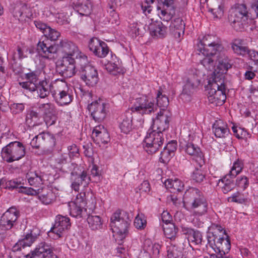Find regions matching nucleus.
<instances>
[{
    "instance_id": "nucleus-61",
    "label": "nucleus",
    "mask_w": 258,
    "mask_h": 258,
    "mask_svg": "<svg viewBox=\"0 0 258 258\" xmlns=\"http://www.w3.org/2000/svg\"><path fill=\"white\" fill-rule=\"evenodd\" d=\"M68 150L69 152V156L70 158L77 156L79 155V149L77 146L73 144L68 147Z\"/></svg>"
},
{
    "instance_id": "nucleus-57",
    "label": "nucleus",
    "mask_w": 258,
    "mask_h": 258,
    "mask_svg": "<svg viewBox=\"0 0 258 258\" xmlns=\"http://www.w3.org/2000/svg\"><path fill=\"white\" fill-rule=\"evenodd\" d=\"M188 239L197 244L201 243L202 241V235L199 231L193 230Z\"/></svg>"
},
{
    "instance_id": "nucleus-58",
    "label": "nucleus",
    "mask_w": 258,
    "mask_h": 258,
    "mask_svg": "<svg viewBox=\"0 0 258 258\" xmlns=\"http://www.w3.org/2000/svg\"><path fill=\"white\" fill-rule=\"evenodd\" d=\"M34 24L36 27L43 33L44 35L46 32H47V30L49 29L50 27L46 24L40 20L35 21Z\"/></svg>"
},
{
    "instance_id": "nucleus-20",
    "label": "nucleus",
    "mask_w": 258,
    "mask_h": 258,
    "mask_svg": "<svg viewBox=\"0 0 258 258\" xmlns=\"http://www.w3.org/2000/svg\"><path fill=\"white\" fill-rule=\"evenodd\" d=\"M41 73L40 71H30L25 74V82H20L19 84L23 88L31 92H34L37 89L36 85L39 83V77Z\"/></svg>"
},
{
    "instance_id": "nucleus-6",
    "label": "nucleus",
    "mask_w": 258,
    "mask_h": 258,
    "mask_svg": "<svg viewBox=\"0 0 258 258\" xmlns=\"http://www.w3.org/2000/svg\"><path fill=\"white\" fill-rule=\"evenodd\" d=\"M228 20L232 27L236 31H242L248 20L246 7L244 4H237L231 8L229 12Z\"/></svg>"
},
{
    "instance_id": "nucleus-36",
    "label": "nucleus",
    "mask_w": 258,
    "mask_h": 258,
    "mask_svg": "<svg viewBox=\"0 0 258 258\" xmlns=\"http://www.w3.org/2000/svg\"><path fill=\"white\" fill-rule=\"evenodd\" d=\"M91 136L97 144L107 143L110 140V135L107 130H93Z\"/></svg>"
},
{
    "instance_id": "nucleus-56",
    "label": "nucleus",
    "mask_w": 258,
    "mask_h": 258,
    "mask_svg": "<svg viewBox=\"0 0 258 258\" xmlns=\"http://www.w3.org/2000/svg\"><path fill=\"white\" fill-rule=\"evenodd\" d=\"M233 135L238 139H246L250 137L248 130H232Z\"/></svg>"
},
{
    "instance_id": "nucleus-27",
    "label": "nucleus",
    "mask_w": 258,
    "mask_h": 258,
    "mask_svg": "<svg viewBox=\"0 0 258 258\" xmlns=\"http://www.w3.org/2000/svg\"><path fill=\"white\" fill-rule=\"evenodd\" d=\"M184 30L185 24L180 18L175 19L170 25V32L176 39L181 38L184 33Z\"/></svg>"
},
{
    "instance_id": "nucleus-52",
    "label": "nucleus",
    "mask_w": 258,
    "mask_h": 258,
    "mask_svg": "<svg viewBox=\"0 0 258 258\" xmlns=\"http://www.w3.org/2000/svg\"><path fill=\"white\" fill-rule=\"evenodd\" d=\"M26 4L22 3H18L16 4L12 11L13 16L19 19L22 17V10L26 9Z\"/></svg>"
},
{
    "instance_id": "nucleus-22",
    "label": "nucleus",
    "mask_w": 258,
    "mask_h": 258,
    "mask_svg": "<svg viewBox=\"0 0 258 258\" xmlns=\"http://www.w3.org/2000/svg\"><path fill=\"white\" fill-rule=\"evenodd\" d=\"M184 151L192 157V159L200 167L205 164L204 155L200 148L192 143H187L183 147Z\"/></svg>"
},
{
    "instance_id": "nucleus-39",
    "label": "nucleus",
    "mask_w": 258,
    "mask_h": 258,
    "mask_svg": "<svg viewBox=\"0 0 258 258\" xmlns=\"http://www.w3.org/2000/svg\"><path fill=\"white\" fill-rule=\"evenodd\" d=\"M160 245L158 243L153 244L150 239H146L144 242L143 249L150 255L156 257L158 255L160 249Z\"/></svg>"
},
{
    "instance_id": "nucleus-51",
    "label": "nucleus",
    "mask_w": 258,
    "mask_h": 258,
    "mask_svg": "<svg viewBox=\"0 0 258 258\" xmlns=\"http://www.w3.org/2000/svg\"><path fill=\"white\" fill-rule=\"evenodd\" d=\"M44 36L51 41H56L60 36V33L54 29L49 27Z\"/></svg>"
},
{
    "instance_id": "nucleus-33",
    "label": "nucleus",
    "mask_w": 258,
    "mask_h": 258,
    "mask_svg": "<svg viewBox=\"0 0 258 258\" xmlns=\"http://www.w3.org/2000/svg\"><path fill=\"white\" fill-rule=\"evenodd\" d=\"M83 200L80 201L78 199L75 201H71L68 204L70 215L74 217H81L83 212Z\"/></svg>"
},
{
    "instance_id": "nucleus-23",
    "label": "nucleus",
    "mask_w": 258,
    "mask_h": 258,
    "mask_svg": "<svg viewBox=\"0 0 258 258\" xmlns=\"http://www.w3.org/2000/svg\"><path fill=\"white\" fill-rule=\"evenodd\" d=\"M197 58L200 61V63L207 70L210 71L215 69L216 63L217 54H210V52L206 53L202 52H196Z\"/></svg>"
},
{
    "instance_id": "nucleus-48",
    "label": "nucleus",
    "mask_w": 258,
    "mask_h": 258,
    "mask_svg": "<svg viewBox=\"0 0 258 258\" xmlns=\"http://www.w3.org/2000/svg\"><path fill=\"white\" fill-rule=\"evenodd\" d=\"M39 199L44 204L48 205L52 203L54 200V195L51 190H49L46 194L40 196Z\"/></svg>"
},
{
    "instance_id": "nucleus-21",
    "label": "nucleus",
    "mask_w": 258,
    "mask_h": 258,
    "mask_svg": "<svg viewBox=\"0 0 258 258\" xmlns=\"http://www.w3.org/2000/svg\"><path fill=\"white\" fill-rule=\"evenodd\" d=\"M71 185L72 189L75 191H79L81 185L87 186L90 181V177L87 171L83 170L80 174H71Z\"/></svg>"
},
{
    "instance_id": "nucleus-16",
    "label": "nucleus",
    "mask_w": 258,
    "mask_h": 258,
    "mask_svg": "<svg viewBox=\"0 0 258 258\" xmlns=\"http://www.w3.org/2000/svg\"><path fill=\"white\" fill-rule=\"evenodd\" d=\"M25 256L26 258H58L53 253L50 246L45 242L40 243L38 247Z\"/></svg>"
},
{
    "instance_id": "nucleus-11",
    "label": "nucleus",
    "mask_w": 258,
    "mask_h": 258,
    "mask_svg": "<svg viewBox=\"0 0 258 258\" xmlns=\"http://www.w3.org/2000/svg\"><path fill=\"white\" fill-rule=\"evenodd\" d=\"M80 55H76V60L74 57L69 56H63L61 62L57 66V71L59 74L64 78H71L76 73V70L79 71L77 67V61L82 59L84 53H79Z\"/></svg>"
},
{
    "instance_id": "nucleus-49",
    "label": "nucleus",
    "mask_w": 258,
    "mask_h": 258,
    "mask_svg": "<svg viewBox=\"0 0 258 258\" xmlns=\"http://www.w3.org/2000/svg\"><path fill=\"white\" fill-rule=\"evenodd\" d=\"M235 185L239 188L244 190L249 185V179L245 175L239 176L236 178Z\"/></svg>"
},
{
    "instance_id": "nucleus-34",
    "label": "nucleus",
    "mask_w": 258,
    "mask_h": 258,
    "mask_svg": "<svg viewBox=\"0 0 258 258\" xmlns=\"http://www.w3.org/2000/svg\"><path fill=\"white\" fill-rule=\"evenodd\" d=\"M40 114L33 109H30L27 111L26 116V123L29 127H33L40 124Z\"/></svg>"
},
{
    "instance_id": "nucleus-29",
    "label": "nucleus",
    "mask_w": 258,
    "mask_h": 258,
    "mask_svg": "<svg viewBox=\"0 0 258 258\" xmlns=\"http://www.w3.org/2000/svg\"><path fill=\"white\" fill-rule=\"evenodd\" d=\"M168 258H189L188 252L182 246L171 245L167 247Z\"/></svg>"
},
{
    "instance_id": "nucleus-31",
    "label": "nucleus",
    "mask_w": 258,
    "mask_h": 258,
    "mask_svg": "<svg viewBox=\"0 0 258 258\" xmlns=\"http://www.w3.org/2000/svg\"><path fill=\"white\" fill-rule=\"evenodd\" d=\"M74 5L80 15L88 16L91 14L92 5L89 0H77Z\"/></svg>"
},
{
    "instance_id": "nucleus-41",
    "label": "nucleus",
    "mask_w": 258,
    "mask_h": 258,
    "mask_svg": "<svg viewBox=\"0 0 258 258\" xmlns=\"http://www.w3.org/2000/svg\"><path fill=\"white\" fill-rule=\"evenodd\" d=\"M89 227L93 230H98L102 228V222L99 216L89 215L87 218Z\"/></svg>"
},
{
    "instance_id": "nucleus-32",
    "label": "nucleus",
    "mask_w": 258,
    "mask_h": 258,
    "mask_svg": "<svg viewBox=\"0 0 258 258\" xmlns=\"http://www.w3.org/2000/svg\"><path fill=\"white\" fill-rule=\"evenodd\" d=\"M26 177L29 184L35 188L43 184L42 173L39 171H29L26 174Z\"/></svg>"
},
{
    "instance_id": "nucleus-45",
    "label": "nucleus",
    "mask_w": 258,
    "mask_h": 258,
    "mask_svg": "<svg viewBox=\"0 0 258 258\" xmlns=\"http://www.w3.org/2000/svg\"><path fill=\"white\" fill-rule=\"evenodd\" d=\"M115 8L113 6H110L108 10L109 13L108 18L109 22L112 24L117 26L120 23L118 15L115 12Z\"/></svg>"
},
{
    "instance_id": "nucleus-46",
    "label": "nucleus",
    "mask_w": 258,
    "mask_h": 258,
    "mask_svg": "<svg viewBox=\"0 0 258 258\" xmlns=\"http://www.w3.org/2000/svg\"><path fill=\"white\" fill-rule=\"evenodd\" d=\"M142 26V25L141 23H138L136 22L130 23L128 26V33L133 37L140 35V27Z\"/></svg>"
},
{
    "instance_id": "nucleus-4",
    "label": "nucleus",
    "mask_w": 258,
    "mask_h": 258,
    "mask_svg": "<svg viewBox=\"0 0 258 258\" xmlns=\"http://www.w3.org/2000/svg\"><path fill=\"white\" fill-rule=\"evenodd\" d=\"M226 91L223 75L215 76L212 82L209 84V101L217 106L222 105L226 99Z\"/></svg>"
},
{
    "instance_id": "nucleus-28",
    "label": "nucleus",
    "mask_w": 258,
    "mask_h": 258,
    "mask_svg": "<svg viewBox=\"0 0 258 258\" xmlns=\"http://www.w3.org/2000/svg\"><path fill=\"white\" fill-rule=\"evenodd\" d=\"M105 62V69L113 75H116L117 74L122 72L120 62L115 55L111 54L109 60H106Z\"/></svg>"
},
{
    "instance_id": "nucleus-14",
    "label": "nucleus",
    "mask_w": 258,
    "mask_h": 258,
    "mask_svg": "<svg viewBox=\"0 0 258 258\" xmlns=\"http://www.w3.org/2000/svg\"><path fill=\"white\" fill-rule=\"evenodd\" d=\"M70 226L71 223L68 217L62 215H57L55 217L53 226L48 232V235L52 239H58L63 236Z\"/></svg>"
},
{
    "instance_id": "nucleus-43",
    "label": "nucleus",
    "mask_w": 258,
    "mask_h": 258,
    "mask_svg": "<svg viewBox=\"0 0 258 258\" xmlns=\"http://www.w3.org/2000/svg\"><path fill=\"white\" fill-rule=\"evenodd\" d=\"M165 236L169 239L174 238L177 233V229L172 223L164 224L162 226Z\"/></svg>"
},
{
    "instance_id": "nucleus-19",
    "label": "nucleus",
    "mask_w": 258,
    "mask_h": 258,
    "mask_svg": "<svg viewBox=\"0 0 258 258\" xmlns=\"http://www.w3.org/2000/svg\"><path fill=\"white\" fill-rule=\"evenodd\" d=\"M175 0H158L160 5H162V8L158 7V15L163 21L168 22L171 19L175 14L174 3Z\"/></svg>"
},
{
    "instance_id": "nucleus-47",
    "label": "nucleus",
    "mask_w": 258,
    "mask_h": 258,
    "mask_svg": "<svg viewBox=\"0 0 258 258\" xmlns=\"http://www.w3.org/2000/svg\"><path fill=\"white\" fill-rule=\"evenodd\" d=\"M232 48L235 53L242 56L246 55L249 52L248 47L241 45L240 42L238 44L233 43Z\"/></svg>"
},
{
    "instance_id": "nucleus-59",
    "label": "nucleus",
    "mask_w": 258,
    "mask_h": 258,
    "mask_svg": "<svg viewBox=\"0 0 258 258\" xmlns=\"http://www.w3.org/2000/svg\"><path fill=\"white\" fill-rule=\"evenodd\" d=\"M210 11L213 14L215 18H220L223 14V7L219 5L217 8L211 9Z\"/></svg>"
},
{
    "instance_id": "nucleus-12",
    "label": "nucleus",
    "mask_w": 258,
    "mask_h": 258,
    "mask_svg": "<svg viewBox=\"0 0 258 258\" xmlns=\"http://www.w3.org/2000/svg\"><path fill=\"white\" fill-rule=\"evenodd\" d=\"M19 217V212L15 207L9 208L4 213L0 219V235L5 237L7 231L17 224Z\"/></svg>"
},
{
    "instance_id": "nucleus-54",
    "label": "nucleus",
    "mask_w": 258,
    "mask_h": 258,
    "mask_svg": "<svg viewBox=\"0 0 258 258\" xmlns=\"http://www.w3.org/2000/svg\"><path fill=\"white\" fill-rule=\"evenodd\" d=\"M11 112L13 114H18L23 112L25 108L23 103H13L10 107Z\"/></svg>"
},
{
    "instance_id": "nucleus-2",
    "label": "nucleus",
    "mask_w": 258,
    "mask_h": 258,
    "mask_svg": "<svg viewBox=\"0 0 258 258\" xmlns=\"http://www.w3.org/2000/svg\"><path fill=\"white\" fill-rule=\"evenodd\" d=\"M183 206L191 215L200 217L207 213L208 203L202 192L197 188H190L184 194Z\"/></svg>"
},
{
    "instance_id": "nucleus-64",
    "label": "nucleus",
    "mask_w": 258,
    "mask_h": 258,
    "mask_svg": "<svg viewBox=\"0 0 258 258\" xmlns=\"http://www.w3.org/2000/svg\"><path fill=\"white\" fill-rule=\"evenodd\" d=\"M139 189L141 192H148L150 190V186L148 181H144L140 185Z\"/></svg>"
},
{
    "instance_id": "nucleus-9",
    "label": "nucleus",
    "mask_w": 258,
    "mask_h": 258,
    "mask_svg": "<svg viewBox=\"0 0 258 258\" xmlns=\"http://www.w3.org/2000/svg\"><path fill=\"white\" fill-rule=\"evenodd\" d=\"M25 155V148L22 143L15 141L3 148L1 156L7 163H12L22 158Z\"/></svg>"
},
{
    "instance_id": "nucleus-63",
    "label": "nucleus",
    "mask_w": 258,
    "mask_h": 258,
    "mask_svg": "<svg viewBox=\"0 0 258 258\" xmlns=\"http://www.w3.org/2000/svg\"><path fill=\"white\" fill-rule=\"evenodd\" d=\"M212 131L216 138H223L230 133V130H212Z\"/></svg>"
},
{
    "instance_id": "nucleus-24",
    "label": "nucleus",
    "mask_w": 258,
    "mask_h": 258,
    "mask_svg": "<svg viewBox=\"0 0 258 258\" xmlns=\"http://www.w3.org/2000/svg\"><path fill=\"white\" fill-rule=\"evenodd\" d=\"M39 112L42 113L44 117H50L49 120H45V124L47 127L53 124L55 122L54 115L55 109L54 105L50 103L41 104L38 106Z\"/></svg>"
},
{
    "instance_id": "nucleus-40",
    "label": "nucleus",
    "mask_w": 258,
    "mask_h": 258,
    "mask_svg": "<svg viewBox=\"0 0 258 258\" xmlns=\"http://www.w3.org/2000/svg\"><path fill=\"white\" fill-rule=\"evenodd\" d=\"M229 202H234L238 204H245L249 201L247 196L239 191H236L231 195L227 199Z\"/></svg>"
},
{
    "instance_id": "nucleus-7",
    "label": "nucleus",
    "mask_w": 258,
    "mask_h": 258,
    "mask_svg": "<svg viewBox=\"0 0 258 258\" xmlns=\"http://www.w3.org/2000/svg\"><path fill=\"white\" fill-rule=\"evenodd\" d=\"M130 222L127 213L120 212L114 213L110 218V225L112 232L118 235L120 239L124 238L128 233Z\"/></svg>"
},
{
    "instance_id": "nucleus-55",
    "label": "nucleus",
    "mask_w": 258,
    "mask_h": 258,
    "mask_svg": "<svg viewBox=\"0 0 258 258\" xmlns=\"http://www.w3.org/2000/svg\"><path fill=\"white\" fill-rule=\"evenodd\" d=\"M154 2V0H144V2L142 3L141 7L143 13L145 15L149 14L151 12V4H153Z\"/></svg>"
},
{
    "instance_id": "nucleus-3",
    "label": "nucleus",
    "mask_w": 258,
    "mask_h": 258,
    "mask_svg": "<svg viewBox=\"0 0 258 258\" xmlns=\"http://www.w3.org/2000/svg\"><path fill=\"white\" fill-rule=\"evenodd\" d=\"M37 49L42 57L49 59L54 58V54L57 51H61L66 54L65 56L72 57L82 53L74 43L66 40H61L58 44L53 45H48L44 41H40L37 45Z\"/></svg>"
},
{
    "instance_id": "nucleus-60",
    "label": "nucleus",
    "mask_w": 258,
    "mask_h": 258,
    "mask_svg": "<svg viewBox=\"0 0 258 258\" xmlns=\"http://www.w3.org/2000/svg\"><path fill=\"white\" fill-rule=\"evenodd\" d=\"M23 192L25 193L27 195H36L37 194H39L40 193L42 190L41 188H32V187H29V188H24Z\"/></svg>"
},
{
    "instance_id": "nucleus-1",
    "label": "nucleus",
    "mask_w": 258,
    "mask_h": 258,
    "mask_svg": "<svg viewBox=\"0 0 258 258\" xmlns=\"http://www.w3.org/2000/svg\"><path fill=\"white\" fill-rule=\"evenodd\" d=\"M169 105L168 97L162 94L161 88L158 91L156 97V104L153 100H150L145 98H138L130 108L133 113H136L141 115L149 114L157 110V107L160 108L158 112L156 119H158L160 116L163 115V111L165 110Z\"/></svg>"
},
{
    "instance_id": "nucleus-44",
    "label": "nucleus",
    "mask_w": 258,
    "mask_h": 258,
    "mask_svg": "<svg viewBox=\"0 0 258 258\" xmlns=\"http://www.w3.org/2000/svg\"><path fill=\"white\" fill-rule=\"evenodd\" d=\"M134 224L138 229H144L147 225L145 216L142 213H139L135 217Z\"/></svg>"
},
{
    "instance_id": "nucleus-18",
    "label": "nucleus",
    "mask_w": 258,
    "mask_h": 258,
    "mask_svg": "<svg viewBox=\"0 0 258 258\" xmlns=\"http://www.w3.org/2000/svg\"><path fill=\"white\" fill-rule=\"evenodd\" d=\"M88 109L96 121L100 122L106 116L105 104L102 100L92 102L88 105Z\"/></svg>"
},
{
    "instance_id": "nucleus-8",
    "label": "nucleus",
    "mask_w": 258,
    "mask_h": 258,
    "mask_svg": "<svg viewBox=\"0 0 258 258\" xmlns=\"http://www.w3.org/2000/svg\"><path fill=\"white\" fill-rule=\"evenodd\" d=\"M56 90L52 92V96L55 102L60 106L71 103L74 99V89L62 80H58L54 83Z\"/></svg>"
},
{
    "instance_id": "nucleus-17",
    "label": "nucleus",
    "mask_w": 258,
    "mask_h": 258,
    "mask_svg": "<svg viewBox=\"0 0 258 258\" xmlns=\"http://www.w3.org/2000/svg\"><path fill=\"white\" fill-rule=\"evenodd\" d=\"M88 47L94 55L100 58L105 57L109 52L107 44L96 37L90 39Z\"/></svg>"
},
{
    "instance_id": "nucleus-53",
    "label": "nucleus",
    "mask_w": 258,
    "mask_h": 258,
    "mask_svg": "<svg viewBox=\"0 0 258 258\" xmlns=\"http://www.w3.org/2000/svg\"><path fill=\"white\" fill-rule=\"evenodd\" d=\"M174 155L173 153H171L170 151L164 148L160 153V161L163 163H167L170 160Z\"/></svg>"
},
{
    "instance_id": "nucleus-26",
    "label": "nucleus",
    "mask_w": 258,
    "mask_h": 258,
    "mask_svg": "<svg viewBox=\"0 0 258 258\" xmlns=\"http://www.w3.org/2000/svg\"><path fill=\"white\" fill-rule=\"evenodd\" d=\"M148 29L152 36L163 38L167 34V28L161 22L156 21L151 23L148 26Z\"/></svg>"
},
{
    "instance_id": "nucleus-25",
    "label": "nucleus",
    "mask_w": 258,
    "mask_h": 258,
    "mask_svg": "<svg viewBox=\"0 0 258 258\" xmlns=\"http://www.w3.org/2000/svg\"><path fill=\"white\" fill-rule=\"evenodd\" d=\"M37 89L36 91L38 94V96L40 98H45L49 95L50 93L53 92V85L52 82L50 83L48 80L45 79L39 81L36 85Z\"/></svg>"
},
{
    "instance_id": "nucleus-62",
    "label": "nucleus",
    "mask_w": 258,
    "mask_h": 258,
    "mask_svg": "<svg viewBox=\"0 0 258 258\" xmlns=\"http://www.w3.org/2000/svg\"><path fill=\"white\" fill-rule=\"evenodd\" d=\"M164 148L174 154V152L177 149V143L174 141H171Z\"/></svg>"
},
{
    "instance_id": "nucleus-37",
    "label": "nucleus",
    "mask_w": 258,
    "mask_h": 258,
    "mask_svg": "<svg viewBox=\"0 0 258 258\" xmlns=\"http://www.w3.org/2000/svg\"><path fill=\"white\" fill-rule=\"evenodd\" d=\"M220 52H218L216 55V61L218 63V67L222 72H224L231 67V64L229 58L224 53Z\"/></svg>"
},
{
    "instance_id": "nucleus-42",
    "label": "nucleus",
    "mask_w": 258,
    "mask_h": 258,
    "mask_svg": "<svg viewBox=\"0 0 258 258\" xmlns=\"http://www.w3.org/2000/svg\"><path fill=\"white\" fill-rule=\"evenodd\" d=\"M243 166L244 164L243 161L241 160L237 159L233 163L228 174L229 175L231 176V178H235L242 171Z\"/></svg>"
},
{
    "instance_id": "nucleus-5",
    "label": "nucleus",
    "mask_w": 258,
    "mask_h": 258,
    "mask_svg": "<svg viewBox=\"0 0 258 258\" xmlns=\"http://www.w3.org/2000/svg\"><path fill=\"white\" fill-rule=\"evenodd\" d=\"M77 67L81 79L87 86L93 87L97 84L99 81L97 70L89 64L88 57L85 54L83 56L82 59L78 60Z\"/></svg>"
},
{
    "instance_id": "nucleus-10",
    "label": "nucleus",
    "mask_w": 258,
    "mask_h": 258,
    "mask_svg": "<svg viewBox=\"0 0 258 258\" xmlns=\"http://www.w3.org/2000/svg\"><path fill=\"white\" fill-rule=\"evenodd\" d=\"M163 133L158 130H149L144 140L143 148L149 154L155 153L163 145Z\"/></svg>"
},
{
    "instance_id": "nucleus-30",
    "label": "nucleus",
    "mask_w": 258,
    "mask_h": 258,
    "mask_svg": "<svg viewBox=\"0 0 258 258\" xmlns=\"http://www.w3.org/2000/svg\"><path fill=\"white\" fill-rule=\"evenodd\" d=\"M36 239V237L31 233L27 234L13 246L12 250L15 252L21 250L22 248L29 247L34 243Z\"/></svg>"
},
{
    "instance_id": "nucleus-35",
    "label": "nucleus",
    "mask_w": 258,
    "mask_h": 258,
    "mask_svg": "<svg viewBox=\"0 0 258 258\" xmlns=\"http://www.w3.org/2000/svg\"><path fill=\"white\" fill-rule=\"evenodd\" d=\"M231 176L227 174L223 178L219 179V185L221 188L222 192L226 194L232 190L235 187V184Z\"/></svg>"
},
{
    "instance_id": "nucleus-50",
    "label": "nucleus",
    "mask_w": 258,
    "mask_h": 258,
    "mask_svg": "<svg viewBox=\"0 0 258 258\" xmlns=\"http://www.w3.org/2000/svg\"><path fill=\"white\" fill-rule=\"evenodd\" d=\"M192 178L196 182L200 183L205 179V174L201 168L198 169L196 168V170L193 172Z\"/></svg>"
},
{
    "instance_id": "nucleus-13",
    "label": "nucleus",
    "mask_w": 258,
    "mask_h": 258,
    "mask_svg": "<svg viewBox=\"0 0 258 258\" xmlns=\"http://www.w3.org/2000/svg\"><path fill=\"white\" fill-rule=\"evenodd\" d=\"M214 36L208 35L204 36L203 39L199 41L197 45L196 51L202 52L206 53L210 52V54H217L221 51L222 46L219 43V41L215 40Z\"/></svg>"
},
{
    "instance_id": "nucleus-38",
    "label": "nucleus",
    "mask_w": 258,
    "mask_h": 258,
    "mask_svg": "<svg viewBox=\"0 0 258 258\" xmlns=\"http://www.w3.org/2000/svg\"><path fill=\"white\" fill-rule=\"evenodd\" d=\"M164 184L167 188L170 190L171 192L180 191L183 187V183L177 178L168 179L164 181Z\"/></svg>"
},
{
    "instance_id": "nucleus-15",
    "label": "nucleus",
    "mask_w": 258,
    "mask_h": 258,
    "mask_svg": "<svg viewBox=\"0 0 258 258\" xmlns=\"http://www.w3.org/2000/svg\"><path fill=\"white\" fill-rule=\"evenodd\" d=\"M200 82L197 74H189L184 82L182 92L180 94L181 99L186 101H189L191 96L195 92Z\"/></svg>"
}]
</instances>
